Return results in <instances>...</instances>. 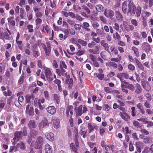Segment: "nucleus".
<instances>
[{
    "label": "nucleus",
    "instance_id": "obj_1",
    "mask_svg": "<svg viewBox=\"0 0 153 153\" xmlns=\"http://www.w3.org/2000/svg\"><path fill=\"white\" fill-rule=\"evenodd\" d=\"M136 7L133 2L130 1L128 5L127 2L126 1L122 4V10L124 13H126L127 11V14H130L131 16L132 14L134 15L136 12Z\"/></svg>",
    "mask_w": 153,
    "mask_h": 153
},
{
    "label": "nucleus",
    "instance_id": "obj_2",
    "mask_svg": "<svg viewBox=\"0 0 153 153\" xmlns=\"http://www.w3.org/2000/svg\"><path fill=\"white\" fill-rule=\"evenodd\" d=\"M46 44L47 46L44 43L42 44V45L45 51L46 56L48 57L51 53V48L49 42H47Z\"/></svg>",
    "mask_w": 153,
    "mask_h": 153
},
{
    "label": "nucleus",
    "instance_id": "obj_3",
    "mask_svg": "<svg viewBox=\"0 0 153 153\" xmlns=\"http://www.w3.org/2000/svg\"><path fill=\"white\" fill-rule=\"evenodd\" d=\"M22 133V131H16L14 133V137L13 139L14 142L12 143L13 145H15L16 142L19 141L21 138Z\"/></svg>",
    "mask_w": 153,
    "mask_h": 153
},
{
    "label": "nucleus",
    "instance_id": "obj_4",
    "mask_svg": "<svg viewBox=\"0 0 153 153\" xmlns=\"http://www.w3.org/2000/svg\"><path fill=\"white\" fill-rule=\"evenodd\" d=\"M44 73L48 81L50 82L52 81L53 80V78L51 77L52 73L50 69L49 68H45Z\"/></svg>",
    "mask_w": 153,
    "mask_h": 153
},
{
    "label": "nucleus",
    "instance_id": "obj_5",
    "mask_svg": "<svg viewBox=\"0 0 153 153\" xmlns=\"http://www.w3.org/2000/svg\"><path fill=\"white\" fill-rule=\"evenodd\" d=\"M43 141L42 137L41 136L38 137L34 145L35 148L36 149H38L42 148L43 144Z\"/></svg>",
    "mask_w": 153,
    "mask_h": 153
},
{
    "label": "nucleus",
    "instance_id": "obj_6",
    "mask_svg": "<svg viewBox=\"0 0 153 153\" xmlns=\"http://www.w3.org/2000/svg\"><path fill=\"white\" fill-rule=\"evenodd\" d=\"M56 72L59 76H64L66 78H70L69 75L67 74V72L63 69H56Z\"/></svg>",
    "mask_w": 153,
    "mask_h": 153
},
{
    "label": "nucleus",
    "instance_id": "obj_7",
    "mask_svg": "<svg viewBox=\"0 0 153 153\" xmlns=\"http://www.w3.org/2000/svg\"><path fill=\"white\" fill-rule=\"evenodd\" d=\"M114 12L111 10H105L104 12V15L107 18H109L111 19L114 15Z\"/></svg>",
    "mask_w": 153,
    "mask_h": 153
},
{
    "label": "nucleus",
    "instance_id": "obj_8",
    "mask_svg": "<svg viewBox=\"0 0 153 153\" xmlns=\"http://www.w3.org/2000/svg\"><path fill=\"white\" fill-rule=\"evenodd\" d=\"M26 113L29 116H32L34 114L33 108L32 106H30L29 104L26 106Z\"/></svg>",
    "mask_w": 153,
    "mask_h": 153
},
{
    "label": "nucleus",
    "instance_id": "obj_9",
    "mask_svg": "<svg viewBox=\"0 0 153 153\" xmlns=\"http://www.w3.org/2000/svg\"><path fill=\"white\" fill-rule=\"evenodd\" d=\"M0 39L4 40H10V39L9 35L7 33V32L5 31L4 32H2L0 35Z\"/></svg>",
    "mask_w": 153,
    "mask_h": 153
},
{
    "label": "nucleus",
    "instance_id": "obj_10",
    "mask_svg": "<svg viewBox=\"0 0 153 153\" xmlns=\"http://www.w3.org/2000/svg\"><path fill=\"white\" fill-rule=\"evenodd\" d=\"M48 112L51 115L54 114L56 112V109L53 106H49L46 108Z\"/></svg>",
    "mask_w": 153,
    "mask_h": 153
},
{
    "label": "nucleus",
    "instance_id": "obj_11",
    "mask_svg": "<svg viewBox=\"0 0 153 153\" xmlns=\"http://www.w3.org/2000/svg\"><path fill=\"white\" fill-rule=\"evenodd\" d=\"M100 44L103 47L104 49L105 50L107 51L108 52H109V46L107 43L105 42V40H101L100 42Z\"/></svg>",
    "mask_w": 153,
    "mask_h": 153
},
{
    "label": "nucleus",
    "instance_id": "obj_12",
    "mask_svg": "<svg viewBox=\"0 0 153 153\" xmlns=\"http://www.w3.org/2000/svg\"><path fill=\"white\" fill-rule=\"evenodd\" d=\"M16 151L17 150V148H19L21 149L22 150H25L26 148L25 144L22 141H20L17 143L16 146Z\"/></svg>",
    "mask_w": 153,
    "mask_h": 153
},
{
    "label": "nucleus",
    "instance_id": "obj_13",
    "mask_svg": "<svg viewBox=\"0 0 153 153\" xmlns=\"http://www.w3.org/2000/svg\"><path fill=\"white\" fill-rule=\"evenodd\" d=\"M100 48L98 46H95L94 48L90 49L88 50L89 53L94 54H97L99 53Z\"/></svg>",
    "mask_w": 153,
    "mask_h": 153
},
{
    "label": "nucleus",
    "instance_id": "obj_14",
    "mask_svg": "<svg viewBox=\"0 0 153 153\" xmlns=\"http://www.w3.org/2000/svg\"><path fill=\"white\" fill-rule=\"evenodd\" d=\"M46 139L50 141H52L54 140V136L53 134L51 132L47 133L45 135Z\"/></svg>",
    "mask_w": 153,
    "mask_h": 153
},
{
    "label": "nucleus",
    "instance_id": "obj_15",
    "mask_svg": "<svg viewBox=\"0 0 153 153\" xmlns=\"http://www.w3.org/2000/svg\"><path fill=\"white\" fill-rule=\"evenodd\" d=\"M33 10L35 13V16L37 18L42 17L43 15V13L39 11V9L37 7H33Z\"/></svg>",
    "mask_w": 153,
    "mask_h": 153
},
{
    "label": "nucleus",
    "instance_id": "obj_16",
    "mask_svg": "<svg viewBox=\"0 0 153 153\" xmlns=\"http://www.w3.org/2000/svg\"><path fill=\"white\" fill-rule=\"evenodd\" d=\"M135 92L137 94H140L142 91V89L140 85L137 83L135 87Z\"/></svg>",
    "mask_w": 153,
    "mask_h": 153
},
{
    "label": "nucleus",
    "instance_id": "obj_17",
    "mask_svg": "<svg viewBox=\"0 0 153 153\" xmlns=\"http://www.w3.org/2000/svg\"><path fill=\"white\" fill-rule=\"evenodd\" d=\"M143 48L146 52L149 51L150 50L151 47L150 45L147 42H143L142 44Z\"/></svg>",
    "mask_w": 153,
    "mask_h": 153
},
{
    "label": "nucleus",
    "instance_id": "obj_18",
    "mask_svg": "<svg viewBox=\"0 0 153 153\" xmlns=\"http://www.w3.org/2000/svg\"><path fill=\"white\" fill-rule=\"evenodd\" d=\"M109 53H112L114 55H117L118 53L117 50L113 46H111L110 47L109 52H108Z\"/></svg>",
    "mask_w": 153,
    "mask_h": 153
},
{
    "label": "nucleus",
    "instance_id": "obj_19",
    "mask_svg": "<svg viewBox=\"0 0 153 153\" xmlns=\"http://www.w3.org/2000/svg\"><path fill=\"white\" fill-rule=\"evenodd\" d=\"M45 150L46 153H52V148L48 143H47L45 147Z\"/></svg>",
    "mask_w": 153,
    "mask_h": 153
},
{
    "label": "nucleus",
    "instance_id": "obj_20",
    "mask_svg": "<svg viewBox=\"0 0 153 153\" xmlns=\"http://www.w3.org/2000/svg\"><path fill=\"white\" fill-rule=\"evenodd\" d=\"M120 115L122 118L125 120H127L130 118L129 116L125 112H120Z\"/></svg>",
    "mask_w": 153,
    "mask_h": 153
},
{
    "label": "nucleus",
    "instance_id": "obj_21",
    "mask_svg": "<svg viewBox=\"0 0 153 153\" xmlns=\"http://www.w3.org/2000/svg\"><path fill=\"white\" fill-rule=\"evenodd\" d=\"M35 98L33 94L31 95H27L26 96L25 98L27 103L33 101Z\"/></svg>",
    "mask_w": 153,
    "mask_h": 153
},
{
    "label": "nucleus",
    "instance_id": "obj_22",
    "mask_svg": "<svg viewBox=\"0 0 153 153\" xmlns=\"http://www.w3.org/2000/svg\"><path fill=\"white\" fill-rule=\"evenodd\" d=\"M28 126L30 129H32L33 128H36V127L35 123V121L33 120H30L29 121Z\"/></svg>",
    "mask_w": 153,
    "mask_h": 153
},
{
    "label": "nucleus",
    "instance_id": "obj_23",
    "mask_svg": "<svg viewBox=\"0 0 153 153\" xmlns=\"http://www.w3.org/2000/svg\"><path fill=\"white\" fill-rule=\"evenodd\" d=\"M136 106L139 110L140 112L143 114H144L145 113V110L143 108L142 104L141 103H138L137 104Z\"/></svg>",
    "mask_w": 153,
    "mask_h": 153
},
{
    "label": "nucleus",
    "instance_id": "obj_24",
    "mask_svg": "<svg viewBox=\"0 0 153 153\" xmlns=\"http://www.w3.org/2000/svg\"><path fill=\"white\" fill-rule=\"evenodd\" d=\"M117 77L120 79V80L122 81V79L121 78L122 77L125 78L126 79H128L129 78V76L126 73H123L118 74L117 76Z\"/></svg>",
    "mask_w": 153,
    "mask_h": 153
},
{
    "label": "nucleus",
    "instance_id": "obj_25",
    "mask_svg": "<svg viewBox=\"0 0 153 153\" xmlns=\"http://www.w3.org/2000/svg\"><path fill=\"white\" fill-rule=\"evenodd\" d=\"M142 8L140 5H138L136 7V16L137 17H138L140 16Z\"/></svg>",
    "mask_w": 153,
    "mask_h": 153
},
{
    "label": "nucleus",
    "instance_id": "obj_26",
    "mask_svg": "<svg viewBox=\"0 0 153 153\" xmlns=\"http://www.w3.org/2000/svg\"><path fill=\"white\" fill-rule=\"evenodd\" d=\"M14 18L13 17H10L8 18L7 20L8 21L9 25V26H14L15 25V22L13 20Z\"/></svg>",
    "mask_w": 153,
    "mask_h": 153
},
{
    "label": "nucleus",
    "instance_id": "obj_27",
    "mask_svg": "<svg viewBox=\"0 0 153 153\" xmlns=\"http://www.w3.org/2000/svg\"><path fill=\"white\" fill-rule=\"evenodd\" d=\"M143 142L145 144H150L152 143V139L149 137H146L143 139Z\"/></svg>",
    "mask_w": 153,
    "mask_h": 153
},
{
    "label": "nucleus",
    "instance_id": "obj_28",
    "mask_svg": "<svg viewBox=\"0 0 153 153\" xmlns=\"http://www.w3.org/2000/svg\"><path fill=\"white\" fill-rule=\"evenodd\" d=\"M82 27L84 29L88 31H90V29L88 28L90 26L89 24L88 23L84 22L82 24Z\"/></svg>",
    "mask_w": 153,
    "mask_h": 153
},
{
    "label": "nucleus",
    "instance_id": "obj_29",
    "mask_svg": "<svg viewBox=\"0 0 153 153\" xmlns=\"http://www.w3.org/2000/svg\"><path fill=\"white\" fill-rule=\"evenodd\" d=\"M96 9L99 12H102L104 10V7L102 5L99 4L96 6Z\"/></svg>",
    "mask_w": 153,
    "mask_h": 153
},
{
    "label": "nucleus",
    "instance_id": "obj_30",
    "mask_svg": "<svg viewBox=\"0 0 153 153\" xmlns=\"http://www.w3.org/2000/svg\"><path fill=\"white\" fill-rule=\"evenodd\" d=\"M115 15L116 19L118 20H122L123 19L122 15L118 11L115 12Z\"/></svg>",
    "mask_w": 153,
    "mask_h": 153
},
{
    "label": "nucleus",
    "instance_id": "obj_31",
    "mask_svg": "<svg viewBox=\"0 0 153 153\" xmlns=\"http://www.w3.org/2000/svg\"><path fill=\"white\" fill-rule=\"evenodd\" d=\"M82 105H81L79 106L77 111L76 112V116H81L82 114Z\"/></svg>",
    "mask_w": 153,
    "mask_h": 153
},
{
    "label": "nucleus",
    "instance_id": "obj_32",
    "mask_svg": "<svg viewBox=\"0 0 153 153\" xmlns=\"http://www.w3.org/2000/svg\"><path fill=\"white\" fill-rule=\"evenodd\" d=\"M70 147L75 153H78L77 148L79 147V146H76L74 143H72L71 144Z\"/></svg>",
    "mask_w": 153,
    "mask_h": 153
},
{
    "label": "nucleus",
    "instance_id": "obj_33",
    "mask_svg": "<svg viewBox=\"0 0 153 153\" xmlns=\"http://www.w3.org/2000/svg\"><path fill=\"white\" fill-rule=\"evenodd\" d=\"M73 108V106L71 105H69L67 106L66 110V115L67 117H69L70 116L69 113L70 112L71 110Z\"/></svg>",
    "mask_w": 153,
    "mask_h": 153
},
{
    "label": "nucleus",
    "instance_id": "obj_34",
    "mask_svg": "<svg viewBox=\"0 0 153 153\" xmlns=\"http://www.w3.org/2000/svg\"><path fill=\"white\" fill-rule=\"evenodd\" d=\"M141 144L140 142L138 141L135 143V146L137 152L139 153H140L141 151Z\"/></svg>",
    "mask_w": 153,
    "mask_h": 153
},
{
    "label": "nucleus",
    "instance_id": "obj_35",
    "mask_svg": "<svg viewBox=\"0 0 153 153\" xmlns=\"http://www.w3.org/2000/svg\"><path fill=\"white\" fill-rule=\"evenodd\" d=\"M122 59V57L120 55H117V58H112L111 59V60L112 62H119Z\"/></svg>",
    "mask_w": 153,
    "mask_h": 153
},
{
    "label": "nucleus",
    "instance_id": "obj_36",
    "mask_svg": "<svg viewBox=\"0 0 153 153\" xmlns=\"http://www.w3.org/2000/svg\"><path fill=\"white\" fill-rule=\"evenodd\" d=\"M106 65L109 67L112 66L115 68H117V64L114 62H110L107 63Z\"/></svg>",
    "mask_w": 153,
    "mask_h": 153
},
{
    "label": "nucleus",
    "instance_id": "obj_37",
    "mask_svg": "<svg viewBox=\"0 0 153 153\" xmlns=\"http://www.w3.org/2000/svg\"><path fill=\"white\" fill-rule=\"evenodd\" d=\"M53 98L57 104H59L60 102V98L58 94H54Z\"/></svg>",
    "mask_w": 153,
    "mask_h": 153
},
{
    "label": "nucleus",
    "instance_id": "obj_38",
    "mask_svg": "<svg viewBox=\"0 0 153 153\" xmlns=\"http://www.w3.org/2000/svg\"><path fill=\"white\" fill-rule=\"evenodd\" d=\"M132 50L134 51L135 56L138 57L139 56V52L138 48L134 46H133L132 48Z\"/></svg>",
    "mask_w": 153,
    "mask_h": 153
},
{
    "label": "nucleus",
    "instance_id": "obj_39",
    "mask_svg": "<svg viewBox=\"0 0 153 153\" xmlns=\"http://www.w3.org/2000/svg\"><path fill=\"white\" fill-rule=\"evenodd\" d=\"M30 134L31 137L33 138L35 137L38 134V132L34 129H31L30 131Z\"/></svg>",
    "mask_w": 153,
    "mask_h": 153
},
{
    "label": "nucleus",
    "instance_id": "obj_40",
    "mask_svg": "<svg viewBox=\"0 0 153 153\" xmlns=\"http://www.w3.org/2000/svg\"><path fill=\"white\" fill-rule=\"evenodd\" d=\"M3 94L5 97L10 96L12 94V91L8 88L7 89V92L6 91H3Z\"/></svg>",
    "mask_w": 153,
    "mask_h": 153
},
{
    "label": "nucleus",
    "instance_id": "obj_41",
    "mask_svg": "<svg viewBox=\"0 0 153 153\" xmlns=\"http://www.w3.org/2000/svg\"><path fill=\"white\" fill-rule=\"evenodd\" d=\"M77 42L83 46L85 47L87 45L86 41H85L80 39H78L77 40Z\"/></svg>",
    "mask_w": 153,
    "mask_h": 153
},
{
    "label": "nucleus",
    "instance_id": "obj_42",
    "mask_svg": "<svg viewBox=\"0 0 153 153\" xmlns=\"http://www.w3.org/2000/svg\"><path fill=\"white\" fill-rule=\"evenodd\" d=\"M121 82V87L122 88H126L128 87L129 85L128 82H126L125 81H122V80Z\"/></svg>",
    "mask_w": 153,
    "mask_h": 153
},
{
    "label": "nucleus",
    "instance_id": "obj_43",
    "mask_svg": "<svg viewBox=\"0 0 153 153\" xmlns=\"http://www.w3.org/2000/svg\"><path fill=\"white\" fill-rule=\"evenodd\" d=\"M24 75L22 74L20 77L18 81V84L20 85L22 84L24 82Z\"/></svg>",
    "mask_w": 153,
    "mask_h": 153
},
{
    "label": "nucleus",
    "instance_id": "obj_44",
    "mask_svg": "<svg viewBox=\"0 0 153 153\" xmlns=\"http://www.w3.org/2000/svg\"><path fill=\"white\" fill-rule=\"evenodd\" d=\"M88 128L89 130V133H91L94 130V126H93L91 123L88 124Z\"/></svg>",
    "mask_w": 153,
    "mask_h": 153
},
{
    "label": "nucleus",
    "instance_id": "obj_45",
    "mask_svg": "<svg viewBox=\"0 0 153 153\" xmlns=\"http://www.w3.org/2000/svg\"><path fill=\"white\" fill-rule=\"evenodd\" d=\"M133 125L135 127L137 128H140L141 127L140 124L137 121L134 120L133 121Z\"/></svg>",
    "mask_w": 153,
    "mask_h": 153
},
{
    "label": "nucleus",
    "instance_id": "obj_46",
    "mask_svg": "<svg viewBox=\"0 0 153 153\" xmlns=\"http://www.w3.org/2000/svg\"><path fill=\"white\" fill-rule=\"evenodd\" d=\"M91 23L93 27L94 28H97L99 26V23L96 21H93L91 22Z\"/></svg>",
    "mask_w": 153,
    "mask_h": 153
},
{
    "label": "nucleus",
    "instance_id": "obj_47",
    "mask_svg": "<svg viewBox=\"0 0 153 153\" xmlns=\"http://www.w3.org/2000/svg\"><path fill=\"white\" fill-rule=\"evenodd\" d=\"M95 75H97V77L98 79L101 80H102L104 78V75L103 74H97V73H96V74H94V76H95Z\"/></svg>",
    "mask_w": 153,
    "mask_h": 153
},
{
    "label": "nucleus",
    "instance_id": "obj_48",
    "mask_svg": "<svg viewBox=\"0 0 153 153\" xmlns=\"http://www.w3.org/2000/svg\"><path fill=\"white\" fill-rule=\"evenodd\" d=\"M22 134L24 136H27V130L26 127L25 126L24 127L22 128Z\"/></svg>",
    "mask_w": 153,
    "mask_h": 153
},
{
    "label": "nucleus",
    "instance_id": "obj_49",
    "mask_svg": "<svg viewBox=\"0 0 153 153\" xmlns=\"http://www.w3.org/2000/svg\"><path fill=\"white\" fill-rule=\"evenodd\" d=\"M140 131L142 133V134H144V135H148L149 134L148 131L145 129H143L142 128H141Z\"/></svg>",
    "mask_w": 153,
    "mask_h": 153
},
{
    "label": "nucleus",
    "instance_id": "obj_50",
    "mask_svg": "<svg viewBox=\"0 0 153 153\" xmlns=\"http://www.w3.org/2000/svg\"><path fill=\"white\" fill-rule=\"evenodd\" d=\"M40 55V53L38 51L35 50L33 51V56L34 57L36 58L39 56Z\"/></svg>",
    "mask_w": 153,
    "mask_h": 153
},
{
    "label": "nucleus",
    "instance_id": "obj_51",
    "mask_svg": "<svg viewBox=\"0 0 153 153\" xmlns=\"http://www.w3.org/2000/svg\"><path fill=\"white\" fill-rule=\"evenodd\" d=\"M144 106L146 108H149L151 107V104L147 100H146L144 103Z\"/></svg>",
    "mask_w": 153,
    "mask_h": 153
},
{
    "label": "nucleus",
    "instance_id": "obj_52",
    "mask_svg": "<svg viewBox=\"0 0 153 153\" xmlns=\"http://www.w3.org/2000/svg\"><path fill=\"white\" fill-rule=\"evenodd\" d=\"M27 28L28 30V32L30 33H32L33 32V26L32 25H28L27 26Z\"/></svg>",
    "mask_w": 153,
    "mask_h": 153
},
{
    "label": "nucleus",
    "instance_id": "obj_53",
    "mask_svg": "<svg viewBox=\"0 0 153 153\" xmlns=\"http://www.w3.org/2000/svg\"><path fill=\"white\" fill-rule=\"evenodd\" d=\"M103 108L105 111H108L111 108L108 104H105L104 105Z\"/></svg>",
    "mask_w": 153,
    "mask_h": 153
},
{
    "label": "nucleus",
    "instance_id": "obj_54",
    "mask_svg": "<svg viewBox=\"0 0 153 153\" xmlns=\"http://www.w3.org/2000/svg\"><path fill=\"white\" fill-rule=\"evenodd\" d=\"M89 59L93 62L96 60V56L91 53L89 55Z\"/></svg>",
    "mask_w": 153,
    "mask_h": 153
},
{
    "label": "nucleus",
    "instance_id": "obj_55",
    "mask_svg": "<svg viewBox=\"0 0 153 153\" xmlns=\"http://www.w3.org/2000/svg\"><path fill=\"white\" fill-rule=\"evenodd\" d=\"M37 65L38 66L41 68H45L46 67L42 65V61L41 60H39L37 62Z\"/></svg>",
    "mask_w": 153,
    "mask_h": 153
},
{
    "label": "nucleus",
    "instance_id": "obj_56",
    "mask_svg": "<svg viewBox=\"0 0 153 153\" xmlns=\"http://www.w3.org/2000/svg\"><path fill=\"white\" fill-rule=\"evenodd\" d=\"M133 35L134 37L136 39H140V36L139 33L137 32H133Z\"/></svg>",
    "mask_w": 153,
    "mask_h": 153
},
{
    "label": "nucleus",
    "instance_id": "obj_57",
    "mask_svg": "<svg viewBox=\"0 0 153 153\" xmlns=\"http://www.w3.org/2000/svg\"><path fill=\"white\" fill-rule=\"evenodd\" d=\"M99 18L101 21L104 24H106L107 23V20L104 17L100 16L99 17Z\"/></svg>",
    "mask_w": 153,
    "mask_h": 153
},
{
    "label": "nucleus",
    "instance_id": "obj_58",
    "mask_svg": "<svg viewBox=\"0 0 153 153\" xmlns=\"http://www.w3.org/2000/svg\"><path fill=\"white\" fill-rule=\"evenodd\" d=\"M42 124L43 127H44L46 126H48L49 125L48 121L46 119H45L43 120L42 122Z\"/></svg>",
    "mask_w": 153,
    "mask_h": 153
},
{
    "label": "nucleus",
    "instance_id": "obj_59",
    "mask_svg": "<svg viewBox=\"0 0 153 153\" xmlns=\"http://www.w3.org/2000/svg\"><path fill=\"white\" fill-rule=\"evenodd\" d=\"M128 69L131 71H133L135 69V67L132 64H130L128 65Z\"/></svg>",
    "mask_w": 153,
    "mask_h": 153
},
{
    "label": "nucleus",
    "instance_id": "obj_60",
    "mask_svg": "<svg viewBox=\"0 0 153 153\" xmlns=\"http://www.w3.org/2000/svg\"><path fill=\"white\" fill-rule=\"evenodd\" d=\"M45 98L47 100H48L49 98V92L47 91H45L44 92Z\"/></svg>",
    "mask_w": 153,
    "mask_h": 153
},
{
    "label": "nucleus",
    "instance_id": "obj_61",
    "mask_svg": "<svg viewBox=\"0 0 153 153\" xmlns=\"http://www.w3.org/2000/svg\"><path fill=\"white\" fill-rule=\"evenodd\" d=\"M75 29L79 31L81 29V25L78 24H76L74 25Z\"/></svg>",
    "mask_w": 153,
    "mask_h": 153
},
{
    "label": "nucleus",
    "instance_id": "obj_62",
    "mask_svg": "<svg viewBox=\"0 0 153 153\" xmlns=\"http://www.w3.org/2000/svg\"><path fill=\"white\" fill-rule=\"evenodd\" d=\"M60 66V69H63V68L65 69L67 68V66L65 64V62L63 61L62 62Z\"/></svg>",
    "mask_w": 153,
    "mask_h": 153
},
{
    "label": "nucleus",
    "instance_id": "obj_63",
    "mask_svg": "<svg viewBox=\"0 0 153 153\" xmlns=\"http://www.w3.org/2000/svg\"><path fill=\"white\" fill-rule=\"evenodd\" d=\"M113 36L114 38H116L117 40H119L120 39V36L117 32H116L115 34H113Z\"/></svg>",
    "mask_w": 153,
    "mask_h": 153
},
{
    "label": "nucleus",
    "instance_id": "obj_64",
    "mask_svg": "<svg viewBox=\"0 0 153 153\" xmlns=\"http://www.w3.org/2000/svg\"><path fill=\"white\" fill-rule=\"evenodd\" d=\"M113 28L116 30L117 31H118L120 29V26L117 23H115L113 26Z\"/></svg>",
    "mask_w": 153,
    "mask_h": 153
}]
</instances>
